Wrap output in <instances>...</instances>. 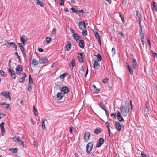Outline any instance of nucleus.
I'll list each match as a JSON object with an SVG mask.
<instances>
[{
	"label": "nucleus",
	"instance_id": "nucleus-51",
	"mask_svg": "<svg viewBox=\"0 0 157 157\" xmlns=\"http://www.w3.org/2000/svg\"><path fill=\"white\" fill-rule=\"evenodd\" d=\"M119 16L121 17L123 23L125 22V20L124 17H123L120 14Z\"/></svg>",
	"mask_w": 157,
	"mask_h": 157
},
{
	"label": "nucleus",
	"instance_id": "nucleus-35",
	"mask_svg": "<svg viewBox=\"0 0 157 157\" xmlns=\"http://www.w3.org/2000/svg\"><path fill=\"white\" fill-rule=\"evenodd\" d=\"M94 33L95 34V36L96 39H98L100 38L99 36V34L97 32H94Z\"/></svg>",
	"mask_w": 157,
	"mask_h": 157
},
{
	"label": "nucleus",
	"instance_id": "nucleus-60",
	"mask_svg": "<svg viewBox=\"0 0 157 157\" xmlns=\"http://www.w3.org/2000/svg\"><path fill=\"white\" fill-rule=\"evenodd\" d=\"M4 115H6V114L4 113L0 114V119L3 118Z\"/></svg>",
	"mask_w": 157,
	"mask_h": 157
},
{
	"label": "nucleus",
	"instance_id": "nucleus-5",
	"mask_svg": "<svg viewBox=\"0 0 157 157\" xmlns=\"http://www.w3.org/2000/svg\"><path fill=\"white\" fill-rule=\"evenodd\" d=\"M90 135V133L88 132H86L84 133L83 137L85 142H87L89 140Z\"/></svg>",
	"mask_w": 157,
	"mask_h": 157
},
{
	"label": "nucleus",
	"instance_id": "nucleus-14",
	"mask_svg": "<svg viewBox=\"0 0 157 157\" xmlns=\"http://www.w3.org/2000/svg\"><path fill=\"white\" fill-rule=\"evenodd\" d=\"M64 95L62 92H58L56 95V98L57 100H60L62 99Z\"/></svg>",
	"mask_w": 157,
	"mask_h": 157
},
{
	"label": "nucleus",
	"instance_id": "nucleus-38",
	"mask_svg": "<svg viewBox=\"0 0 157 157\" xmlns=\"http://www.w3.org/2000/svg\"><path fill=\"white\" fill-rule=\"evenodd\" d=\"M33 109L35 115L36 116L38 114V113L37 109L35 108L34 106H33Z\"/></svg>",
	"mask_w": 157,
	"mask_h": 157
},
{
	"label": "nucleus",
	"instance_id": "nucleus-31",
	"mask_svg": "<svg viewBox=\"0 0 157 157\" xmlns=\"http://www.w3.org/2000/svg\"><path fill=\"white\" fill-rule=\"evenodd\" d=\"M0 74L2 76L4 77H6L7 76V74L4 72L3 71L0 70Z\"/></svg>",
	"mask_w": 157,
	"mask_h": 157
},
{
	"label": "nucleus",
	"instance_id": "nucleus-26",
	"mask_svg": "<svg viewBox=\"0 0 157 157\" xmlns=\"http://www.w3.org/2000/svg\"><path fill=\"white\" fill-rule=\"evenodd\" d=\"M89 145V146H90V148L89 150V153H90V152L91 151V150L92 148V147H93V142H90L89 143H88L87 144V148L88 147Z\"/></svg>",
	"mask_w": 157,
	"mask_h": 157
},
{
	"label": "nucleus",
	"instance_id": "nucleus-32",
	"mask_svg": "<svg viewBox=\"0 0 157 157\" xmlns=\"http://www.w3.org/2000/svg\"><path fill=\"white\" fill-rule=\"evenodd\" d=\"M10 151H11L13 153H16L17 151V148H12L9 150Z\"/></svg>",
	"mask_w": 157,
	"mask_h": 157
},
{
	"label": "nucleus",
	"instance_id": "nucleus-45",
	"mask_svg": "<svg viewBox=\"0 0 157 157\" xmlns=\"http://www.w3.org/2000/svg\"><path fill=\"white\" fill-rule=\"evenodd\" d=\"M83 36H85L87 35V30H83L82 32Z\"/></svg>",
	"mask_w": 157,
	"mask_h": 157
},
{
	"label": "nucleus",
	"instance_id": "nucleus-4",
	"mask_svg": "<svg viewBox=\"0 0 157 157\" xmlns=\"http://www.w3.org/2000/svg\"><path fill=\"white\" fill-rule=\"evenodd\" d=\"M8 73L11 75L12 78H13L15 79L16 78L17 76L15 73V72L13 70L11 69L10 68L8 69Z\"/></svg>",
	"mask_w": 157,
	"mask_h": 157
},
{
	"label": "nucleus",
	"instance_id": "nucleus-2",
	"mask_svg": "<svg viewBox=\"0 0 157 157\" xmlns=\"http://www.w3.org/2000/svg\"><path fill=\"white\" fill-rule=\"evenodd\" d=\"M60 91L64 95H65L67 94L69 92V89L67 86H63L61 88Z\"/></svg>",
	"mask_w": 157,
	"mask_h": 157
},
{
	"label": "nucleus",
	"instance_id": "nucleus-19",
	"mask_svg": "<svg viewBox=\"0 0 157 157\" xmlns=\"http://www.w3.org/2000/svg\"><path fill=\"white\" fill-rule=\"evenodd\" d=\"M71 47V43L70 41H68L67 44H66L65 48V50L69 51L70 50Z\"/></svg>",
	"mask_w": 157,
	"mask_h": 157
},
{
	"label": "nucleus",
	"instance_id": "nucleus-53",
	"mask_svg": "<svg viewBox=\"0 0 157 157\" xmlns=\"http://www.w3.org/2000/svg\"><path fill=\"white\" fill-rule=\"evenodd\" d=\"M64 0H60V1L59 2V5L61 6L63 5L64 4Z\"/></svg>",
	"mask_w": 157,
	"mask_h": 157
},
{
	"label": "nucleus",
	"instance_id": "nucleus-52",
	"mask_svg": "<svg viewBox=\"0 0 157 157\" xmlns=\"http://www.w3.org/2000/svg\"><path fill=\"white\" fill-rule=\"evenodd\" d=\"M112 53L113 55H114L115 54V49L113 47L112 50Z\"/></svg>",
	"mask_w": 157,
	"mask_h": 157
},
{
	"label": "nucleus",
	"instance_id": "nucleus-58",
	"mask_svg": "<svg viewBox=\"0 0 157 157\" xmlns=\"http://www.w3.org/2000/svg\"><path fill=\"white\" fill-rule=\"evenodd\" d=\"M142 28L143 27L140 28V29L139 31V34L143 33Z\"/></svg>",
	"mask_w": 157,
	"mask_h": 157
},
{
	"label": "nucleus",
	"instance_id": "nucleus-3",
	"mask_svg": "<svg viewBox=\"0 0 157 157\" xmlns=\"http://www.w3.org/2000/svg\"><path fill=\"white\" fill-rule=\"evenodd\" d=\"M104 141V140L103 138H100L97 142L96 147L98 148L100 147L102 145Z\"/></svg>",
	"mask_w": 157,
	"mask_h": 157
},
{
	"label": "nucleus",
	"instance_id": "nucleus-27",
	"mask_svg": "<svg viewBox=\"0 0 157 157\" xmlns=\"http://www.w3.org/2000/svg\"><path fill=\"white\" fill-rule=\"evenodd\" d=\"M31 63L33 65L35 66L37 65L38 64V62H37V60L33 59L32 60Z\"/></svg>",
	"mask_w": 157,
	"mask_h": 157
},
{
	"label": "nucleus",
	"instance_id": "nucleus-62",
	"mask_svg": "<svg viewBox=\"0 0 157 157\" xmlns=\"http://www.w3.org/2000/svg\"><path fill=\"white\" fill-rule=\"evenodd\" d=\"M19 144H20V145H21L22 144H23V143H24L23 141L21 140H19Z\"/></svg>",
	"mask_w": 157,
	"mask_h": 157
},
{
	"label": "nucleus",
	"instance_id": "nucleus-7",
	"mask_svg": "<svg viewBox=\"0 0 157 157\" xmlns=\"http://www.w3.org/2000/svg\"><path fill=\"white\" fill-rule=\"evenodd\" d=\"M132 56H133V55H132ZM132 59V65L134 69H136L137 67V63L136 62V61L135 59L133 57L132 58H131Z\"/></svg>",
	"mask_w": 157,
	"mask_h": 157
},
{
	"label": "nucleus",
	"instance_id": "nucleus-10",
	"mask_svg": "<svg viewBox=\"0 0 157 157\" xmlns=\"http://www.w3.org/2000/svg\"><path fill=\"white\" fill-rule=\"evenodd\" d=\"M114 125L118 131H120L121 129V126L119 122L116 121L114 124Z\"/></svg>",
	"mask_w": 157,
	"mask_h": 157
},
{
	"label": "nucleus",
	"instance_id": "nucleus-21",
	"mask_svg": "<svg viewBox=\"0 0 157 157\" xmlns=\"http://www.w3.org/2000/svg\"><path fill=\"white\" fill-rule=\"evenodd\" d=\"M75 65V61L74 59H72L71 61L69 66L71 70L73 69L74 66Z\"/></svg>",
	"mask_w": 157,
	"mask_h": 157
},
{
	"label": "nucleus",
	"instance_id": "nucleus-6",
	"mask_svg": "<svg viewBox=\"0 0 157 157\" xmlns=\"http://www.w3.org/2000/svg\"><path fill=\"white\" fill-rule=\"evenodd\" d=\"M78 25L79 27V29L81 30H82L86 28L85 22L83 21H82L79 22Z\"/></svg>",
	"mask_w": 157,
	"mask_h": 157
},
{
	"label": "nucleus",
	"instance_id": "nucleus-13",
	"mask_svg": "<svg viewBox=\"0 0 157 157\" xmlns=\"http://www.w3.org/2000/svg\"><path fill=\"white\" fill-rule=\"evenodd\" d=\"M1 95L3 96L6 98H10V100L11 99V96L10 95V94L9 92H2L1 94Z\"/></svg>",
	"mask_w": 157,
	"mask_h": 157
},
{
	"label": "nucleus",
	"instance_id": "nucleus-56",
	"mask_svg": "<svg viewBox=\"0 0 157 157\" xmlns=\"http://www.w3.org/2000/svg\"><path fill=\"white\" fill-rule=\"evenodd\" d=\"M21 51L22 52V53L23 54V55L24 57H25V56L26 55V53H25V52L24 49L21 50Z\"/></svg>",
	"mask_w": 157,
	"mask_h": 157
},
{
	"label": "nucleus",
	"instance_id": "nucleus-47",
	"mask_svg": "<svg viewBox=\"0 0 157 157\" xmlns=\"http://www.w3.org/2000/svg\"><path fill=\"white\" fill-rule=\"evenodd\" d=\"M46 42L48 43H49L50 42V41L52 40V39L51 38L47 37L46 38Z\"/></svg>",
	"mask_w": 157,
	"mask_h": 157
},
{
	"label": "nucleus",
	"instance_id": "nucleus-57",
	"mask_svg": "<svg viewBox=\"0 0 157 157\" xmlns=\"http://www.w3.org/2000/svg\"><path fill=\"white\" fill-rule=\"evenodd\" d=\"M141 155L142 157H147L146 154H145V153H144L143 152H141Z\"/></svg>",
	"mask_w": 157,
	"mask_h": 157
},
{
	"label": "nucleus",
	"instance_id": "nucleus-50",
	"mask_svg": "<svg viewBox=\"0 0 157 157\" xmlns=\"http://www.w3.org/2000/svg\"><path fill=\"white\" fill-rule=\"evenodd\" d=\"M51 34L53 35H54L56 34V31L55 29V28H53L52 29V31Z\"/></svg>",
	"mask_w": 157,
	"mask_h": 157
},
{
	"label": "nucleus",
	"instance_id": "nucleus-40",
	"mask_svg": "<svg viewBox=\"0 0 157 157\" xmlns=\"http://www.w3.org/2000/svg\"><path fill=\"white\" fill-rule=\"evenodd\" d=\"M15 55H16V56H17V58L18 59V61L20 63L21 62V59H20V57L19 56L18 54V53H17V52L16 51V52H15Z\"/></svg>",
	"mask_w": 157,
	"mask_h": 157
},
{
	"label": "nucleus",
	"instance_id": "nucleus-42",
	"mask_svg": "<svg viewBox=\"0 0 157 157\" xmlns=\"http://www.w3.org/2000/svg\"><path fill=\"white\" fill-rule=\"evenodd\" d=\"M149 109L148 107H145L144 109V112L146 115L149 114Z\"/></svg>",
	"mask_w": 157,
	"mask_h": 157
},
{
	"label": "nucleus",
	"instance_id": "nucleus-55",
	"mask_svg": "<svg viewBox=\"0 0 157 157\" xmlns=\"http://www.w3.org/2000/svg\"><path fill=\"white\" fill-rule=\"evenodd\" d=\"M141 19H139V24L140 25V28L143 27L141 25Z\"/></svg>",
	"mask_w": 157,
	"mask_h": 157
},
{
	"label": "nucleus",
	"instance_id": "nucleus-1",
	"mask_svg": "<svg viewBox=\"0 0 157 157\" xmlns=\"http://www.w3.org/2000/svg\"><path fill=\"white\" fill-rule=\"evenodd\" d=\"M120 109L121 113L122 115L124 117L126 116L129 111L128 103H126L124 105H122Z\"/></svg>",
	"mask_w": 157,
	"mask_h": 157
},
{
	"label": "nucleus",
	"instance_id": "nucleus-48",
	"mask_svg": "<svg viewBox=\"0 0 157 157\" xmlns=\"http://www.w3.org/2000/svg\"><path fill=\"white\" fill-rule=\"evenodd\" d=\"M111 116L113 119H116V114L115 113H113L111 114Z\"/></svg>",
	"mask_w": 157,
	"mask_h": 157
},
{
	"label": "nucleus",
	"instance_id": "nucleus-39",
	"mask_svg": "<svg viewBox=\"0 0 157 157\" xmlns=\"http://www.w3.org/2000/svg\"><path fill=\"white\" fill-rule=\"evenodd\" d=\"M13 140L16 142H19V140H20V138L19 136L16 137L14 136L13 137Z\"/></svg>",
	"mask_w": 157,
	"mask_h": 157
},
{
	"label": "nucleus",
	"instance_id": "nucleus-46",
	"mask_svg": "<svg viewBox=\"0 0 157 157\" xmlns=\"http://www.w3.org/2000/svg\"><path fill=\"white\" fill-rule=\"evenodd\" d=\"M18 46L20 48L21 50H23L24 49V48L22 46L21 43H18Z\"/></svg>",
	"mask_w": 157,
	"mask_h": 157
},
{
	"label": "nucleus",
	"instance_id": "nucleus-64",
	"mask_svg": "<svg viewBox=\"0 0 157 157\" xmlns=\"http://www.w3.org/2000/svg\"><path fill=\"white\" fill-rule=\"evenodd\" d=\"M105 111V112L106 113V115L107 116V117L109 119V113H108L107 110H106V111Z\"/></svg>",
	"mask_w": 157,
	"mask_h": 157
},
{
	"label": "nucleus",
	"instance_id": "nucleus-36",
	"mask_svg": "<svg viewBox=\"0 0 157 157\" xmlns=\"http://www.w3.org/2000/svg\"><path fill=\"white\" fill-rule=\"evenodd\" d=\"M108 80L109 78L107 77H106L105 78L102 80V82L104 84H106L108 82Z\"/></svg>",
	"mask_w": 157,
	"mask_h": 157
},
{
	"label": "nucleus",
	"instance_id": "nucleus-30",
	"mask_svg": "<svg viewBox=\"0 0 157 157\" xmlns=\"http://www.w3.org/2000/svg\"><path fill=\"white\" fill-rule=\"evenodd\" d=\"M136 15L137 17L139 19H142V17L141 14L140 13L139 11L137 10L136 12Z\"/></svg>",
	"mask_w": 157,
	"mask_h": 157
},
{
	"label": "nucleus",
	"instance_id": "nucleus-59",
	"mask_svg": "<svg viewBox=\"0 0 157 157\" xmlns=\"http://www.w3.org/2000/svg\"><path fill=\"white\" fill-rule=\"evenodd\" d=\"M22 74V78H25L26 77V75L25 73H23Z\"/></svg>",
	"mask_w": 157,
	"mask_h": 157
},
{
	"label": "nucleus",
	"instance_id": "nucleus-34",
	"mask_svg": "<svg viewBox=\"0 0 157 157\" xmlns=\"http://www.w3.org/2000/svg\"><path fill=\"white\" fill-rule=\"evenodd\" d=\"M4 122H2L0 124V126L1 131H3V129H5L4 128Z\"/></svg>",
	"mask_w": 157,
	"mask_h": 157
},
{
	"label": "nucleus",
	"instance_id": "nucleus-9",
	"mask_svg": "<svg viewBox=\"0 0 157 157\" xmlns=\"http://www.w3.org/2000/svg\"><path fill=\"white\" fill-rule=\"evenodd\" d=\"M117 118L118 119L119 121H120L121 122H124V120L123 117H122L121 114V113L119 111H117Z\"/></svg>",
	"mask_w": 157,
	"mask_h": 157
},
{
	"label": "nucleus",
	"instance_id": "nucleus-29",
	"mask_svg": "<svg viewBox=\"0 0 157 157\" xmlns=\"http://www.w3.org/2000/svg\"><path fill=\"white\" fill-rule=\"evenodd\" d=\"M127 69L129 71L130 74L132 75H133V71L132 70V69L130 66H128V68Z\"/></svg>",
	"mask_w": 157,
	"mask_h": 157
},
{
	"label": "nucleus",
	"instance_id": "nucleus-23",
	"mask_svg": "<svg viewBox=\"0 0 157 157\" xmlns=\"http://www.w3.org/2000/svg\"><path fill=\"white\" fill-rule=\"evenodd\" d=\"M102 132V130L100 128L98 127L94 130V132L97 135L101 133Z\"/></svg>",
	"mask_w": 157,
	"mask_h": 157
},
{
	"label": "nucleus",
	"instance_id": "nucleus-25",
	"mask_svg": "<svg viewBox=\"0 0 157 157\" xmlns=\"http://www.w3.org/2000/svg\"><path fill=\"white\" fill-rule=\"evenodd\" d=\"M34 1H36L37 5H39L41 7L44 6V3L43 2L40 1L39 0H34Z\"/></svg>",
	"mask_w": 157,
	"mask_h": 157
},
{
	"label": "nucleus",
	"instance_id": "nucleus-24",
	"mask_svg": "<svg viewBox=\"0 0 157 157\" xmlns=\"http://www.w3.org/2000/svg\"><path fill=\"white\" fill-rule=\"evenodd\" d=\"M98 105L102 109L105 111L107 110V109L106 108V106L105 105H104L103 103H98Z\"/></svg>",
	"mask_w": 157,
	"mask_h": 157
},
{
	"label": "nucleus",
	"instance_id": "nucleus-16",
	"mask_svg": "<svg viewBox=\"0 0 157 157\" xmlns=\"http://www.w3.org/2000/svg\"><path fill=\"white\" fill-rule=\"evenodd\" d=\"M0 105L2 106V108H6V109H10V105L9 104H6V102H1L0 103Z\"/></svg>",
	"mask_w": 157,
	"mask_h": 157
},
{
	"label": "nucleus",
	"instance_id": "nucleus-54",
	"mask_svg": "<svg viewBox=\"0 0 157 157\" xmlns=\"http://www.w3.org/2000/svg\"><path fill=\"white\" fill-rule=\"evenodd\" d=\"M90 146H88V148H87V144L86 145V151L87 153H89V150L90 148Z\"/></svg>",
	"mask_w": 157,
	"mask_h": 157
},
{
	"label": "nucleus",
	"instance_id": "nucleus-20",
	"mask_svg": "<svg viewBox=\"0 0 157 157\" xmlns=\"http://www.w3.org/2000/svg\"><path fill=\"white\" fill-rule=\"evenodd\" d=\"M16 71H18V72L23 71V68L22 66L21 65H18L17 66L16 69Z\"/></svg>",
	"mask_w": 157,
	"mask_h": 157
},
{
	"label": "nucleus",
	"instance_id": "nucleus-17",
	"mask_svg": "<svg viewBox=\"0 0 157 157\" xmlns=\"http://www.w3.org/2000/svg\"><path fill=\"white\" fill-rule=\"evenodd\" d=\"M100 66L99 63L97 61H95L93 64V68L95 70H98L99 69Z\"/></svg>",
	"mask_w": 157,
	"mask_h": 157
},
{
	"label": "nucleus",
	"instance_id": "nucleus-61",
	"mask_svg": "<svg viewBox=\"0 0 157 157\" xmlns=\"http://www.w3.org/2000/svg\"><path fill=\"white\" fill-rule=\"evenodd\" d=\"M73 128L71 126L70 127L69 129V132L71 133L72 134V129Z\"/></svg>",
	"mask_w": 157,
	"mask_h": 157
},
{
	"label": "nucleus",
	"instance_id": "nucleus-18",
	"mask_svg": "<svg viewBox=\"0 0 157 157\" xmlns=\"http://www.w3.org/2000/svg\"><path fill=\"white\" fill-rule=\"evenodd\" d=\"M78 41H79V47L83 49L84 47V40L80 39Z\"/></svg>",
	"mask_w": 157,
	"mask_h": 157
},
{
	"label": "nucleus",
	"instance_id": "nucleus-28",
	"mask_svg": "<svg viewBox=\"0 0 157 157\" xmlns=\"http://www.w3.org/2000/svg\"><path fill=\"white\" fill-rule=\"evenodd\" d=\"M95 56H96V59L98 60V61H101L102 59V58L100 55L98 53Z\"/></svg>",
	"mask_w": 157,
	"mask_h": 157
},
{
	"label": "nucleus",
	"instance_id": "nucleus-63",
	"mask_svg": "<svg viewBox=\"0 0 157 157\" xmlns=\"http://www.w3.org/2000/svg\"><path fill=\"white\" fill-rule=\"evenodd\" d=\"M105 125L107 128L108 127H110L109 123L108 122H106Z\"/></svg>",
	"mask_w": 157,
	"mask_h": 157
},
{
	"label": "nucleus",
	"instance_id": "nucleus-49",
	"mask_svg": "<svg viewBox=\"0 0 157 157\" xmlns=\"http://www.w3.org/2000/svg\"><path fill=\"white\" fill-rule=\"evenodd\" d=\"M25 78H24L21 77L20 78L19 80V82L20 83H23L24 82Z\"/></svg>",
	"mask_w": 157,
	"mask_h": 157
},
{
	"label": "nucleus",
	"instance_id": "nucleus-41",
	"mask_svg": "<svg viewBox=\"0 0 157 157\" xmlns=\"http://www.w3.org/2000/svg\"><path fill=\"white\" fill-rule=\"evenodd\" d=\"M14 48L15 50V51H17V47L16 45L15 44L14 42H12V43L11 44V45Z\"/></svg>",
	"mask_w": 157,
	"mask_h": 157
},
{
	"label": "nucleus",
	"instance_id": "nucleus-22",
	"mask_svg": "<svg viewBox=\"0 0 157 157\" xmlns=\"http://www.w3.org/2000/svg\"><path fill=\"white\" fill-rule=\"evenodd\" d=\"M45 121L46 119L45 118H43L42 120V127L43 130H45L46 128L45 123Z\"/></svg>",
	"mask_w": 157,
	"mask_h": 157
},
{
	"label": "nucleus",
	"instance_id": "nucleus-44",
	"mask_svg": "<svg viewBox=\"0 0 157 157\" xmlns=\"http://www.w3.org/2000/svg\"><path fill=\"white\" fill-rule=\"evenodd\" d=\"M32 84H28V90L30 92L32 89Z\"/></svg>",
	"mask_w": 157,
	"mask_h": 157
},
{
	"label": "nucleus",
	"instance_id": "nucleus-43",
	"mask_svg": "<svg viewBox=\"0 0 157 157\" xmlns=\"http://www.w3.org/2000/svg\"><path fill=\"white\" fill-rule=\"evenodd\" d=\"M67 75V74L66 73L63 74L60 76V78L61 79L64 78Z\"/></svg>",
	"mask_w": 157,
	"mask_h": 157
},
{
	"label": "nucleus",
	"instance_id": "nucleus-15",
	"mask_svg": "<svg viewBox=\"0 0 157 157\" xmlns=\"http://www.w3.org/2000/svg\"><path fill=\"white\" fill-rule=\"evenodd\" d=\"M78 58L80 63H83V53H79L78 54Z\"/></svg>",
	"mask_w": 157,
	"mask_h": 157
},
{
	"label": "nucleus",
	"instance_id": "nucleus-12",
	"mask_svg": "<svg viewBox=\"0 0 157 157\" xmlns=\"http://www.w3.org/2000/svg\"><path fill=\"white\" fill-rule=\"evenodd\" d=\"M73 38L78 42V41L81 39V37L79 36L77 33H74L72 35Z\"/></svg>",
	"mask_w": 157,
	"mask_h": 157
},
{
	"label": "nucleus",
	"instance_id": "nucleus-33",
	"mask_svg": "<svg viewBox=\"0 0 157 157\" xmlns=\"http://www.w3.org/2000/svg\"><path fill=\"white\" fill-rule=\"evenodd\" d=\"M29 83L28 84H32L33 83V79L31 77V75H30L29 76Z\"/></svg>",
	"mask_w": 157,
	"mask_h": 157
},
{
	"label": "nucleus",
	"instance_id": "nucleus-37",
	"mask_svg": "<svg viewBox=\"0 0 157 157\" xmlns=\"http://www.w3.org/2000/svg\"><path fill=\"white\" fill-rule=\"evenodd\" d=\"M117 32L119 35H121V38H124V36L122 31H117Z\"/></svg>",
	"mask_w": 157,
	"mask_h": 157
},
{
	"label": "nucleus",
	"instance_id": "nucleus-11",
	"mask_svg": "<svg viewBox=\"0 0 157 157\" xmlns=\"http://www.w3.org/2000/svg\"><path fill=\"white\" fill-rule=\"evenodd\" d=\"M20 40H21V41L23 45H24L25 44L26 42L27 41V37L24 35H23L20 37Z\"/></svg>",
	"mask_w": 157,
	"mask_h": 157
},
{
	"label": "nucleus",
	"instance_id": "nucleus-8",
	"mask_svg": "<svg viewBox=\"0 0 157 157\" xmlns=\"http://www.w3.org/2000/svg\"><path fill=\"white\" fill-rule=\"evenodd\" d=\"M48 60L46 57H42L39 59V61L40 64H44L48 62Z\"/></svg>",
	"mask_w": 157,
	"mask_h": 157
}]
</instances>
